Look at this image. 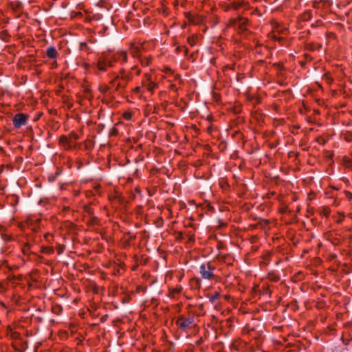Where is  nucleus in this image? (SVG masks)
Segmentation results:
<instances>
[{"label":"nucleus","instance_id":"b1692460","mask_svg":"<svg viewBox=\"0 0 352 352\" xmlns=\"http://www.w3.org/2000/svg\"><path fill=\"white\" fill-rule=\"evenodd\" d=\"M44 238L48 243H50L53 239V236L50 233H47L44 235Z\"/></svg>","mask_w":352,"mask_h":352},{"label":"nucleus","instance_id":"dca6fc26","mask_svg":"<svg viewBox=\"0 0 352 352\" xmlns=\"http://www.w3.org/2000/svg\"><path fill=\"white\" fill-rule=\"evenodd\" d=\"M100 91L102 94H105L107 92H109L110 94L116 93V91L114 90L113 88H112V86L111 85L109 87L104 86L103 87H100ZM116 93H118V92L116 91Z\"/></svg>","mask_w":352,"mask_h":352},{"label":"nucleus","instance_id":"1a4fd4ad","mask_svg":"<svg viewBox=\"0 0 352 352\" xmlns=\"http://www.w3.org/2000/svg\"><path fill=\"white\" fill-rule=\"evenodd\" d=\"M46 55L50 59H56L58 53L54 46H50L46 50Z\"/></svg>","mask_w":352,"mask_h":352},{"label":"nucleus","instance_id":"412c9836","mask_svg":"<svg viewBox=\"0 0 352 352\" xmlns=\"http://www.w3.org/2000/svg\"><path fill=\"white\" fill-rule=\"evenodd\" d=\"M344 219V213H342V212H338V217L336 218V222L338 223H340L343 221Z\"/></svg>","mask_w":352,"mask_h":352},{"label":"nucleus","instance_id":"58836bf2","mask_svg":"<svg viewBox=\"0 0 352 352\" xmlns=\"http://www.w3.org/2000/svg\"><path fill=\"white\" fill-rule=\"evenodd\" d=\"M230 298L229 296H225V299L228 300Z\"/></svg>","mask_w":352,"mask_h":352},{"label":"nucleus","instance_id":"20e7f679","mask_svg":"<svg viewBox=\"0 0 352 352\" xmlns=\"http://www.w3.org/2000/svg\"><path fill=\"white\" fill-rule=\"evenodd\" d=\"M229 24L230 26L237 28L240 32H243L248 30V19L244 17L232 18L230 20Z\"/></svg>","mask_w":352,"mask_h":352},{"label":"nucleus","instance_id":"a878e982","mask_svg":"<svg viewBox=\"0 0 352 352\" xmlns=\"http://www.w3.org/2000/svg\"><path fill=\"white\" fill-rule=\"evenodd\" d=\"M344 194H345V196L346 197V199L349 200V201H351L352 200V193L348 190H344Z\"/></svg>","mask_w":352,"mask_h":352},{"label":"nucleus","instance_id":"2f4dec72","mask_svg":"<svg viewBox=\"0 0 352 352\" xmlns=\"http://www.w3.org/2000/svg\"><path fill=\"white\" fill-rule=\"evenodd\" d=\"M164 72L165 73H168V72H172V70H171V69H170V68H169V67H164Z\"/></svg>","mask_w":352,"mask_h":352},{"label":"nucleus","instance_id":"c85d7f7f","mask_svg":"<svg viewBox=\"0 0 352 352\" xmlns=\"http://www.w3.org/2000/svg\"><path fill=\"white\" fill-rule=\"evenodd\" d=\"M188 43L191 45L193 46L195 45V41L193 38H188Z\"/></svg>","mask_w":352,"mask_h":352},{"label":"nucleus","instance_id":"2eb2a0df","mask_svg":"<svg viewBox=\"0 0 352 352\" xmlns=\"http://www.w3.org/2000/svg\"><path fill=\"white\" fill-rule=\"evenodd\" d=\"M190 284L195 289H200L201 287V280L198 278H193L190 279Z\"/></svg>","mask_w":352,"mask_h":352},{"label":"nucleus","instance_id":"e433bc0d","mask_svg":"<svg viewBox=\"0 0 352 352\" xmlns=\"http://www.w3.org/2000/svg\"><path fill=\"white\" fill-rule=\"evenodd\" d=\"M7 33L6 32H2L1 34V36H5V34H6Z\"/></svg>","mask_w":352,"mask_h":352},{"label":"nucleus","instance_id":"aec40b11","mask_svg":"<svg viewBox=\"0 0 352 352\" xmlns=\"http://www.w3.org/2000/svg\"><path fill=\"white\" fill-rule=\"evenodd\" d=\"M151 81H153V78H152V75L149 73H146L144 74V82H151Z\"/></svg>","mask_w":352,"mask_h":352},{"label":"nucleus","instance_id":"5701e85b","mask_svg":"<svg viewBox=\"0 0 352 352\" xmlns=\"http://www.w3.org/2000/svg\"><path fill=\"white\" fill-rule=\"evenodd\" d=\"M56 250H57L58 254H60L65 251V246L64 245L58 244L56 247Z\"/></svg>","mask_w":352,"mask_h":352},{"label":"nucleus","instance_id":"cd10ccee","mask_svg":"<svg viewBox=\"0 0 352 352\" xmlns=\"http://www.w3.org/2000/svg\"><path fill=\"white\" fill-rule=\"evenodd\" d=\"M131 70L132 71H136V74L138 75H139L140 74V69H138V66L137 65H134L131 67Z\"/></svg>","mask_w":352,"mask_h":352},{"label":"nucleus","instance_id":"9b49d317","mask_svg":"<svg viewBox=\"0 0 352 352\" xmlns=\"http://www.w3.org/2000/svg\"><path fill=\"white\" fill-rule=\"evenodd\" d=\"M140 47L138 45H132L131 47V54L133 57L139 58L141 56Z\"/></svg>","mask_w":352,"mask_h":352},{"label":"nucleus","instance_id":"c03bdc74","mask_svg":"<svg viewBox=\"0 0 352 352\" xmlns=\"http://www.w3.org/2000/svg\"><path fill=\"white\" fill-rule=\"evenodd\" d=\"M342 342H344L345 344H347V342H344V340H342Z\"/></svg>","mask_w":352,"mask_h":352},{"label":"nucleus","instance_id":"6e6552de","mask_svg":"<svg viewBox=\"0 0 352 352\" xmlns=\"http://www.w3.org/2000/svg\"><path fill=\"white\" fill-rule=\"evenodd\" d=\"M193 318L191 317L185 318L184 316H180L177 320V324L182 328L190 327V324L193 323Z\"/></svg>","mask_w":352,"mask_h":352},{"label":"nucleus","instance_id":"4468645a","mask_svg":"<svg viewBox=\"0 0 352 352\" xmlns=\"http://www.w3.org/2000/svg\"><path fill=\"white\" fill-rule=\"evenodd\" d=\"M138 59L143 67L148 66L151 62V58L150 57H142L141 56Z\"/></svg>","mask_w":352,"mask_h":352},{"label":"nucleus","instance_id":"4c0bfd02","mask_svg":"<svg viewBox=\"0 0 352 352\" xmlns=\"http://www.w3.org/2000/svg\"><path fill=\"white\" fill-rule=\"evenodd\" d=\"M169 345H170V347H169L168 350L170 351V350H172V349H171L172 342H169Z\"/></svg>","mask_w":352,"mask_h":352},{"label":"nucleus","instance_id":"bb28decb","mask_svg":"<svg viewBox=\"0 0 352 352\" xmlns=\"http://www.w3.org/2000/svg\"><path fill=\"white\" fill-rule=\"evenodd\" d=\"M182 290V287L181 286H178V287H176L175 288H174L173 289V293H174V294H179V293H181Z\"/></svg>","mask_w":352,"mask_h":352},{"label":"nucleus","instance_id":"f3484780","mask_svg":"<svg viewBox=\"0 0 352 352\" xmlns=\"http://www.w3.org/2000/svg\"><path fill=\"white\" fill-rule=\"evenodd\" d=\"M31 245L29 243H25L22 247V252L25 255H29L30 254Z\"/></svg>","mask_w":352,"mask_h":352},{"label":"nucleus","instance_id":"6ab92c4d","mask_svg":"<svg viewBox=\"0 0 352 352\" xmlns=\"http://www.w3.org/2000/svg\"><path fill=\"white\" fill-rule=\"evenodd\" d=\"M330 212H331V210H330V208L329 207L324 206V207L322 208V214L324 216L328 217L329 215L330 214Z\"/></svg>","mask_w":352,"mask_h":352},{"label":"nucleus","instance_id":"393cba45","mask_svg":"<svg viewBox=\"0 0 352 352\" xmlns=\"http://www.w3.org/2000/svg\"><path fill=\"white\" fill-rule=\"evenodd\" d=\"M242 6V3L240 2V1H238V2H235L232 4V8L234 9V10H238L240 7Z\"/></svg>","mask_w":352,"mask_h":352},{"label":"nucleus","instance_id":"9d476101","mask_svg":"<svg viewBox=\"0 0 352 352\" xmlns=\"http://www.w3.org/2000/svg\"><path fill=\"white\" fill-rule=\"evenodd\" d=\"M220 296L221 295L219 292H214L213 294L208 296L210 302L212 304H214V307L217 309H219L220 303H216V301L219 298Z\"/></svg>","mask_w":352,"mask_h":352},{"label":"nucleus","instance_id":"7ed1b4c3","mask_svg":"<svg viewBox=\"0 0 352 352\" xmlns=\"http://www.w3.org/2000/svg\"><path fill=\"white\" fill-rule=\"evenodd\" d=\"M114 66L111 54H102L97 60L96 67L99 71L106 72L108 67Z\"/></svg>","mask_w":352,"mask_h":352},{"label":"nucleus","instance_id":"473e14b6","mask_svg":"<svg viewBox=\"0 0 352 352\" xmlns=\"http://www.w3.org/2000/svg\"><path fill=\"white\" fill-rule=\"evenodd\" d=\"M170 89H173V90H176L177 89L176 86L174 84L170 85Z\"/></svg>","mask_w":352,"mask_h":352},{"label":"nucleus","instance_id":"f8f14e48","mask_svg":"<svg viewBox=\"0 0 352 352\" xmlns=\"http://www.w3.org/2000/svg\"><path fill=\"white\" fill-rule=\"evenodd\" d=\"M144 85L146 87L147 90L151 93L154 92L155 89L157 87V84L154 81L144 82Z\"/></svg>","mask_w":352,"mask_h":352},{"label":"nucleus","instance_id":"a19ab883","mask_svg":"<svg viewBox=\"0 0 352 352\" xmlns=\"http://www.w3.org/2000/svg\"><path fill=\"white\" fill-rule=\"evenodd\" d=\"M13 332V334L15 335L17 333V331H12Z\"/></svg>","mask_w":352,"mask_h":352},{"label":"nucleus","instance_id":"72a5a7b5","mask_svg":"<svg viewBox=\"0 0 352 352\" xmlns=\"http://www.w3.org/2000/svg\"><path fill=\"white\" fill-rule=\"evenodd\" d=\"M52 67L53 68H55V67H57V62H56V60H54V61L52 63Z\"/></svg>","mask_w":352,"mask_h":352},{"label":"nucleus","instance_id":"0eeeda50","mask_svg":"<svg viewBox=\"0 0 352 352\" xmlns=\"http://www.w3.org/2000/svg\"><path fill=\"white\" fill-rule=\"evenodd\" d=\"M59 144L67 150L72 149L75 146V143L65 135L60 136Z\"/></svg>","mask_w":352,"mask_h":352},{"label":"nucleus","instance_id":"37998d69","mask_svg":"<svg viewBox=\"0 0 352 352\" xmlns=\"http://www.w3.org/2000/svg\"><path fill=\"white\" fill-rule=\"evenodd\" d=\"M342 342H344L345 344H347V342H344V340H342Z\"/></svg>","mask_w":352,"mask_h":352},{"label":"nucleus","instance_id":"c9c22d12","mask_svg":"<svg viewBox=\"0 0 352 352\" xmlns=\"http://www.w3.org/2000/svg\"><path fill=\"white\" fill-rule=\"evenodd\" d=\"M7 33L6 32H2L1 34V36H5V34H6Z\"/></svg>","mask_w":352,"mask_h":352},{"label":"nucleus","instance_id":"4be33fe9","mask_svg":"<svg viewBox=\"0 0 352 352\" xmlns=\"http://www.w3.org/2000/svg\"><path fill=\"white\" fill-rule=\"evenodd\" d=\"M69 138L72 140L74 142V141L78 140L80 138L79 135L76 133H71L69 134Z\"/></svg>","mask_w":352,"mask_h":352},{"label":"nucleus","instance_id":"423d86ee","mask_svg":"<svg viewBox=\"0 0 352 352\" xmlns=\"http://www.w3.org/2000/svg\"><path fill=\"white\" fill-rule=\"evenodd\" d=\"M111 55L114 65L117 62L124 64L127 61V54L125 51H118L116 53L111 54Z\"/></svg>","mask_w":352,"mask_h":352},{"label":"nucleus","instance_id":"7c9ffc66","mask_svg":"<svg viewBox=\"0 0 352 352\" xmlns=\"http://www.w3.org/2000/svg\"><path fill=\"white\" fill-rule=\"evenodd\" d=\"M86 211L87 213H89L90 215L93 214V210L91 208H87L86 209Z\"/></svg>","mask_w":352,"mask_h":352},{"label":"nucleus","instance_id":"c756f323","mask_svg":"<svg viewBox=\"0 0 352 352\" xmlns=\"http://www.w3.org/2000/svg\"><path fill=\"white\" fill-rule=\"evenodd\" d=\"M124 118L126 119V120H130L131 118V114L129 113H125L124 114Z\"/></svg>","mask_w":352,"mask_h":352},{"label":"nucleus","instance_id":"39448f33","mask_svg":"<svg viewBox=\"0 0 352 352\" xmlns=\"http://www.w3.org/2000/svg\"><path fill=\"white\" fill-rule=\"evenodd\" d=\"M28 116L23 113H16L12 120L13 125L16 129H19L26 124Z\"/></svg>","mask_w":352,"mask_h":352},{"label":"nucleus","instance_id":"ddd939ff","mask_svg":"<svg viewBox=\"0 0 352 352\" xmlns=\"http://www.w3.org/2000/svg\"><path fill=\"white\" fill-rule=\"evenodd\" d=\"M41 252L45 254L50 255L54 252V250L52 246H42L41 248Z\"/></svg>","mask_w":352,"mask_h":352},{"label":"nucleus","instance_id":"79ce46f5","mask_svg":"<svg viewBox=\"0 0 352 352\" xmlns=\"http://www.w3.org/2000/svg\"><path fill=\"white\" fill-rule=\"evenodd\" d=\"M342 342H344L345 344H347V342H344V340H342Z\"/></svg>","mask_w":352,"mask_h":352},{"label":"nucleus","instance_id":"a211bd4d","mask_svg":"<svg viewBox=\"0 0 352 352\" xmlns=\"http://www.w3.org/2000/svg\"><path fill=\"white\" fill-rule=\"evenodd\" d=\"M79 49L82 52H85L87 54L89 53V47L88 46V44L86 42L80 43Z\"/></svg>","mask_w":352,"mask_h":352},{"label":"nucleus","instance_id":"f704fd0d","mask_svg":"<svg viewBox=\"0 0 352 352\" xmlns=\"http://www.w3.org/2000/svg\"><path fill=\"white\" fill-rule=\"evenodd\" d=\"M92 221H93L94 223L96 222V221H97V218H96V217H92Z\"/></svg>","mask_w":352,"mask_h":352},{"label":"nucleus","instance_id":"f03ea898","mask_svg":"<svg viewBox=\"0 0 352 352\" xmlns=\"http://www.w3.org/2000/svg\"><path fill=\"white\" fill-rule=\"evenodd\" d=\"M215 271L216 266L211 262L203 263L199 267V274L204 280H217L218 276Z\"/></svg>","mask_w":352,"mask_h":352},{"label":"nucleus","instance_id":"f257e3e1","mask_svg":"<svg viewBox=\"0 0 352 352\" xmlns=\"http://www.w3.org/2000/svg\"><path fill=\"white\" fill-rule=\"evenodd\" d=\"M110 78L112 79L109 84L116 91L120 94L124 91L127 83L131 80L132 74L124 69H120L118 73H113Z\"/></svg>","mask_w":352,"mask_h":352},{"label":"nucleus","instance_id":"ea45409f","mask_svg":"<svg viewBox=\"0 0 352 352\" xmlns=\"http://www.w3.org/2000/svg\"><path fill=\"white\" fill-rule=\"evenodd\" d=\"M139 89H140V87H136V88H135V91H139Z\"/></svg>","mask_w":352,"mask_h":352}]
</instances>
